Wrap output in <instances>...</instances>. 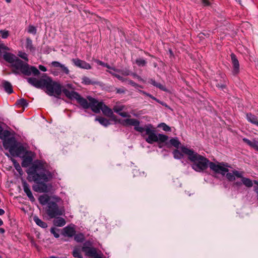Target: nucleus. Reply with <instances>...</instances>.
Listing matches in <instances>:
<instances>
[{
    "instance_id": "13d9d810",
    "label": "nucleus",
    "mask_w": 258,
    "mask_h": 258,
    "mask_svg": "<svg viewBox=\"0 0 258 258\" xmlns=\"http://www.w3.org/2000/svg\"><path fill=\"white\" fill-rule=\"evenodd\" d=\"M117 93H125V91L123 89H117Z\"/></svg>"
},
{
    "instance_id": "dca6fc26",
    "label": "nucleus",
    "mask_w": 258,
    "mask_h": 258,
    "mask_svg": "<svg viewBox=\"0 0 258 258\" xmlns=\"http://www.w3.org/2000/svg\"><path fill=\"white\" fill-rule=\"evenodd\" d=\"M82 251L85 252L86 255L88 256L92 257L94 258L97 255L96 249L95 248L90 247H82Z\"/></svg>"
},
{
    "instance_id": "72a5a7b5",
    "label": "nucleus",
    "mask_w": 258,
    "mask_h": 258,
    "mask_svg": "<svg viewBox=\"0 0 258 258\" xmlns=\"http://www.w3.org/2000/svg\"><path fill=\"white\" fill-rule=\"evenodd\" d=\"M170 143L174 147L178 148L180 145V142L177 138H172L170 140Z\"/></svg>"
},
{
    "instance_id": "5fc2aeb1",
    "label": "nucleus",
    "mask_w": 258,
    "mask_h": 258,
    "mask_svg": "<svg viewBox=\"0 0 258 258\" xmlns=\"http://www.w3.org/2000/svg\"><path fill=\"white\" fill-rule=\"evenodd\" d=\"M132 75L134 78L138 79L139 81H143V79L140 76L137 75L136 74L133 73V74H132Z\"/></svg>"
},
{
    "instance_id": "4468645a",
    "label": "nucleus",
    "mask_w": 258,
    "mask_h": 258,
    "mask_svg": "<svg viewBox=\"0 0 258 258\" xmlns=\"http://www.w3.org/2000/svg\"><path fill=\"white\" fill-rule=\"evenodd\" d=\"M51 65L55 68H59L60 71L64 73L65 74L68 75L70 73V71L67 67L65 65L61 64L58 61H54L51 63Z\"/></svg>"
},
{
    "instance_id": "e2e57ef3",
    "label": "nucleus",
    "mask_w": 258,
    "mask_h": 258,
    "mask_svg": "<svg viewBox=\"0 0 258 258\" xmlns=\"http://www.w3.org/2000/svg\"><path fill=\"white\" fill-rule=\"evenodd\" d=\"M0 232L1 233H4L5 232V230L3 228H0Z\"/></svg>"
},
{
    "instance_id": "f3484780",
    "label": "nucleus",
    "mask_w": 258,
    "mask_h": 258,
    "mask_svg": "<svg viewBox=\"0 0 258 258\" xmlns=\"http://www.w3.org/2000/svg\"><path fill=\"white\" fill-rule=\"evenodd\" d=\"M23 187L24 192L26 194L29 200L32 202H34L35 199L32 195L29 185L26 182H23Z\"/></svg>"
},
{
    "instance_id": "37998d69",
    "label": "nucleus",
    "mask_w": 258,
    "mask_h": 258,
    "mask_svg": "<svg viewBox=\"0 0 258 258\" xmlns=\"http://www.w3.org/2000/svg\"><path fill=\"white\" fill-rule=\"evenodd\" d=\"M0 34L4 39L7 38L9 35V31L7 30H0Z\"/></svg>"
},
{
    "instance_id": "f03ea898",
    "label": "nucleus",
    "mask_w": 258,
    "mask_h": 258,
    "mask_svg": "<svg viewBox=\"0 0 258 258\" xmlns=\"http://www.w3.org/2000/svg\"><path fill=\"white\" fill-rule=\"evenodd\" d=\"M27 80L28 82L33 86L37 88L43 89L48 95L54 96L55 97H58L62 92L64 93L63 89H67L69 91H74L73 90L74 88L72 84H67L66 86L71 90L67 88L62 89L59 82L53 81L50 77L46 75L40 79L32 77L28 78Z\"/></svg>"
},
{
    "instance_id": "052dcab7",
    "label": "nucleus",
    "mask_w": 258,
    "mask_h": 258,
    "mask_svg": "<svg viewBox=\"0 0 258 258\" xmlns=\"http://www.w3.org/2000/svg\"><path fill=\"white\" fill-rule=\"evenodd\" d=\"M242 183L241 182L236 181L234 183V184L237 186H240Z\"/></svg>"
},
{
    "instance_id": "338daca9",
    "label": "nucleus",
    "mask_w": 258,
    "mask_h": 258,
    "mask_svg": "<svg viewBox=\"0 0 258 258\" xmlns=\"http://www.w3.org/2000/svg\"><path fill=\"white\" fill-rule=\"evenodd\" d=\"M2 131H3V128L1 126V125H0V133L2 132Z\"/></svg>"
},
{
    "instance_id": "58836bf2",
    "label": "nucleus",
    "mask_w": 258,
    "mask_h": 258,
    "mask_svg": "<svg viewBox=\"0 0 258 258\" xmlns=\"http://www.w3.org/2000/svg\"><path fill=\"white\" fill-rule=\"evenodd\" d=\"M136 62L139 66H144L146 64V60L142 58L137 59L136 60Z\"/></svg>"
},
{
    "instance_id": "cd10ccee",
    "label": "nucleus",
    "mask_w": 258,
    "mask_h": 258,
    "mask_svg": "<svg viewBox=\"0 0 258 258\" xmlns=\"http://www.w3.org/2000/svg\"><path fill=\"white\" fill-rule=\"evenodd\" d=\"M10 136V132L7 130L2 131L0 133V138L4 141Z\"/></svg>"
},
{
    "instance_id": "6e6552de",
    "label": "nucleus",
    "mask_w": 258,
    "mask_h": 258,
    "mask_svg": "<svg viewBox=\"0 0 258 258\" xmlns=\"http://www.w3.org/2000/svg\"><path fill=\"white\" fill-rule=\"evenodd\" d=\"M228 166L227 164L221 163H214L211 162L209 163V167L211 170L216 173L221 174L222 175L226 174L228 172Z\"/></svg>"
},
{
    "instance_id": "1a4fd4ad",
    "label": "nucleus",
    "mask_w": 258,
    "mask_h": 258,
    "mask_svg": "<svg viewBox=\"0 0 258 258\" xmlns=\"http://www.w3.org/2000/svg\"><path fill=\"white\" fill-rule=\"evenodd\" d=\"M9 152L13 156H20L23 154L24 148L23 146L17 143L15 146L10 148Z\"/></svg>"
},
{
    "instance_id": "423d86ee",
    "label": "nucleus",
    "mask_w": 258,
    "mask_h": 258,
    "mask_svg": "<svg viewBox=\"0 0 258 258\" xmlns=\"http://www.w3.org/2000/svg\"><path fill=\"white\" fill-rule=\"evenodd\" d=\"M180 148L182 153L187 155L188 159L193 162L192 168L195 171L202 172L209 166V163L211 162L205 157L199 155L193 150L186 147L181 146Z\"/></svg>"
},
{
    "instance_id": "0e129e2a",
    "label": "nucleus",
    "mask_w": 258,
    "mask_h": 258,
    "mask_svg": "<svg viewBox=\"0 0 258 258\" xmlns=\"http://www.w3.org/2000/svg\"><path fill=\"white\" fill-rule=\"evenodd\" d=\"M217 86H218V87H220V88H224V87H225V86H223V85H221V86H220L219 85H218Z\"/></svg>"
},
{
    "instance_id": "ea45409f",
    "label": "nucleus",
    "mask_w": 258,
    "mask_h": 258,
    "mask_svg": "<svg viewBox=\"0 0 258 258\" xmlns=\"http://www.w3.org/2000/svg\"><path fill=\"white\" fill-rule=\"evenodd\" d=\"M36 28L33 26L30 25L28 28V32L29 33L35 35L36 33Z\"/></svg>"
},
{
    "instance_id": "c756f323",
    "label": "nucleus",
    "mask_w": 258,
    "mask_h": 258,
    "mask_svg": "<svg viewBox=\"0 0 258 258\" xmlns=\"http://www.w3.org/2000/svg\"><path fill=\"white\" fill-rule=\"evenodd\" d=\"M32 161V159L31 157H27L25 158L22 163V166L23 167H27L29 166Z\"/></svg>"
},
{
    "instance_id": "b1692460",
    "label": "nucleus",
    "mask_w": 258,
    "mask_h": 258,
    "mask_svg": "<svg viewBox=\"0 0 258 258\" xmlns=\"http://www.w3.org/2000/svg\"><path fill=\"white\" fill-rule=\"evenodd\" d=\"M236 172H240L239 171H237V170H233L232 171V172H230V173H226V178H227V179L230 181H234L235 180V177H236Z\"/></svg>"
},
{
    "instance_id": "603ef678",
    "label": "nucleus",
    "mask_w": 258,
    "mask_h": 258,
    "mask_svg": "<svg viewBox=\"0 0 258 258\" xmlns=\"http://www.w3.org/2000/svg\"><path fill=\"white\" fill-rule=\"evenodd\" d=\"M254 183L256 184L254 187V191L258 194V181L256 180H254Z\"/></svg>"
},
{
    "instance_id": "6ab92c4d",
    "label": "nucleus",
    "mask_w": 258,
    "mask_h": 258,
    "mask_svg": "<svg viewBox=\"0 0 258 258\" xmlns=\"http://www.w3.org/2000/svg\"><path fill=\"white\" fill-rule=\"evenodd\" d=\"M38 200L39 203L42 205H45L46 204L48 205V203L49 202V201H52V196L49 197L48 195H43L39 197Z\"/></svg>"
},
{
    "instance_id": "20e7f679",
    "label": "nucleus",
    "mask_w": 258,
    "mask_h": 258,
    "mask_svg": "<svg viewBox=\"0 0 258 258\" xmlns=\"http://www.w3.org/2000/svg\"><path fill=\"white\" fill-rule=\"evenodd\" d=\"M3 57L6 61L12 64L14 68L13 72L15 74H19L20 72L26 76H30L32 74L34 76H38L40 74V72L36 67L30 66L27 63L24 62L11 53H5Z\"/></svg>"
},
{
    "instance_id": "49530a36",
    "label": "nucleus",
    "mask_w": 258,
    "mask_h": 258,
    "mask_svg": "<svg viewBox=\"0 0 258 258\" xmlns=\"http://www.w3.org/2000/svg\"><path fill=\"white\" fill-rule=\"evenodd\" d=\"M18 55L21 57L22 58L26 60V61L28 60V57H27V54L26 53L24 52H19L18 54Z\"/></svg>"
},
{
    "instance_id": "f704fd0d",
    "label": "nucleus",
    "mask_w": 258,
    "mask_h": 258,
    "mask_svg": "<svg viewBox=\"0 0 258 258\" xmlns=\"http://www.w3.org/2000/svg\"><path fill=\"white\" fill-rule=\"evenodd\" d=\"M158 126L159 127H161L162 128V130L163 131H166V132H170V131H171L170 127L168 125H167L165 123H160L158 125Z\"/></svg>"
},
{
    "instance_id": "412c9836",
    "label": "nucleus",
    "mask_w": 258,
    "mask_h": 258,
    "mask_svg": "<svg viewBox=\"0 0 258 258\" xmlns=\"http://www.w3.org/2000/svg\"><path fill=\"white\" fill-rule=\"evenodd\" d=\"M246 119L250 123L256 125L258 127V117L249 113L246 114Z\"/></svg>"
},
{
    "instance_id": "7c9ffc66",
    "label": "nucleus",
    "mask_w": 258,
    "mask_h": 258,
    "mask_svg": "<svg viewBox=\"0 0 258 258\" xmlns=\"http://www.w3.org/2000/svg\"><path fill=\"white\" fill-rule=\"evenodd\" d=\"M54 224L57 226L61 227L66 224V221L64 219L60 218L54 221Z\"/></svg>"
},
{
    "instance_id": "473e14b6",
    "label": "nucleus",
    "mask_w": 258,
    "mask_h": 258,
    "mask_svg": "<svg viewBox=\"0 0 258 258\" xmlns=\"http://www.w3.org/2000/svg\"><path fill=\"white\" fill-rule=\"evenodd\" d=\"M26 47L30 51L34 50V47L33 46L32 41L29 38L26 39Z\"/></svg>"
},
{
    "instance_id": "393cba45",
    "label": "nucleus",
    "mask_w": 258,
    "mask_h": 258,
    "mask_svg": "<svg viewBox=\"0 0 258 258\" xmlns=\"http://www.w3.org/2000/svg\"><path fill=\"white\" fill-rule=\"evenodd\" d=\"M3 84L6 92L9 94H11L13 92L12 85L9 82L6 81Z\"/></svg>"
},
{
    "instance_id": "79ce46f5",
    "label": "nucleus",
    "mask_w": 258,
    "mask_h": 258,
    "mask_svg": "<svg viewBox=\"0 0 258 258\" xmlns=\"http://www.w3.org/2000/svg\"><path fill=\"white\" fill-rule=\"evenodd\" d=\"M82 83L86 85H89L92 84L91 80L87 77H83L82 79Z\"/></svg>"
},
{
    "instance_id": "5701e85b",
    "label": "nucleus",
    "mask_w": 258,
    "mask_h": 258,
    "mask_svg": "<svg viewBox=\"0 0 258 258\" xmlns=\"http://www.w3.org/2000/svg\"><path fill=\"white\" fill-rule=\"evenodd\" d=\"M33 220L36 224L39 226L45 228L47 227V225L46 223L42 221L41 219H40L37 216H35L33 217Z\"/></svg>"
},
{
    "instance_id": "a19ab883",
    "label": "nucleus",
    "mask_w": 258,
    "mask_h": 258,
    "mask_svg": "<svg viewBox=\"0 0 258 258\" xmlns=\"http://www.w3.org/2000/svg\"><path fill=\"white\" fill-rule=\"evenodd\" d=\"M12 161L13 162L15 169L19 172L20 174H21V172L22 171L19 164L18 162H17L15 160H13Z\"/></svg>"
},
{
    "instance_id": "7ed1b4c3",
    "label": "nucleus",
    "mask_w": 258,
    "mask_h": 258,
    "mask_svg": "<svg viewBox=\"0 0 258 258\" xmlns=\"http://www.w3.org/2000/svg\"><path fill=\"white\" fill-rule=\"evenodd\" d=\"M122 124L125 126H134L135 130L142 134L146 141L149 144L155 142L164 143L168 139V137L161 134H156L155 128L151 124H148L144 127L140 126V121L135 118H127L122 121Z\"/></svg>"
},
{
    "instance_id": "a18cd8bd",
    "label": "nucleus",
    "mask_w": 258,
    "mask_h": 258,
    "mask_svg": "<svg viewBox=\"0 0 258 258\" xmlns=\"http://www.w3.org/2000/svg\"><path fill=\"white\" fill-rule=\"evenodd\" d=\"M251 147L258 151V141L253 140L252 141V145Z\"/></svg>"
},
{
    "instance_id": "e433bc0d",
    "label": "nucleus",
    "mask_w": 258,
    "mask_h": 258,
    "mask_svg": "<svg viewBox=\"0 0 258 258\" xmlns=\"http://www.w3.org/2000/svg\"><path fill=\"white\" fill-rule=\"evenodd\" d=\"M116 72L119 74H121L123 76H128L130 75V72L128 70H122L119 69H116Z\"/></svg>"
},
{
    "instance_id": "774afa93",
    "label": "nucleus",
    "mask_w": 258,
    "mask_h": 258,
    "mask_svg": "<svg viewBox=\"0 0 258 258\" xmlns=\"http://www.w3.org/2000/svg\"><path fill=\"white\" fill-rule=\"evenodd\" d=\"M6 1L8 3H10L11 2V0H6Z\"/></svg>"
},
{
    "instance_id": "c85d7f7f",
    "label": "nucleus",
    "mask_w": 258,
    "mask_h": 258,
    "mask_svg": "<svg viewBox=\"0 0 258 258\" xmlns=\"http://www.w3.org/2000/svg\"><path fill=\"white\" fill-rule=\"evenodd\" d=\"M107 72H108L109 74H110L113 76L116 77L119 80L121 81V82H124L125 81H127V79L123 78L122 77H121L119 73L117 74L115 72H113L111 71H107Z\"/></svg>"
},
{
    "instance_id": "c9c22d12",
    "label": "nucleus",
    "mask_w": 258,
    "mask_h": 258,
    "mask_svg": "<svg viewBox=\"0 0 258 258\" xmlns=\"http://www.w3.org/2000/svg\"><path fill=\"white\" fill-rule=\"evenodd\" d=\"M17 104L23 107H26L28 105V103L26 100L24 98H21L17 101Z\"/></svg>"
},
{
    "instance_id": "680f3d73",
    "label": "nucleus",
    "mask_w": 258,
    "mask_h": 258,
    "mask_svg": "<svg viewBox=\"0 0 258 258\" xmlns=\"http://www.w3.org/2000/svg\"><path fill=\"white\" fill-rule=\"evenodd\" d=\"M5 213L4 210L0 209V215H3Z\"/></svg>"
},
{
    "instance_id": "4be33fe9",
    "label": "nucleus",
    "mask_w": 258,
    "mask_h": 258,
    "mask_svg": "<svg viewBox=\"0 0 258 258\" xmlns=\"http://www.w3.org/2000/svg\"><path fill=\"white\" fill-rule=\"evenodd\" d=\"M81 250H82V249L80 246H76L74 247L72 253L73 256L77 258H83L81 254Z\"/></svg>"
},
{
    "instance_id": "8fccbe9b",
    "label": "nucleus",
    "mask_w": 258,
    "mask_h": 258,
    "mask_svg": "<svg viewBox=\"0 0 258 258\" xmlns=\"http://www.w3.org/2000/svg\"><path fill=\"white\" fill-rule=\"evenodd\" d=\"M104 67H105L107 69H108L109 70V71H113V72H116V69H115L114 68H112V67H110L109 65H108L107 63H105Z\"/></svg>"
},
{
    "instance_id": "4c0bfd02",
    "label": "nucleus",
    "mask_w": 258,
    "mask_h": 258,
    "mask_svg": "<svg viewBox=\"0 0 258 258\" xmlns=\"http://www.w3.org/2000/svg\"><path fill=\"white\" fill-rule=\"evenodd\" d=\"M84 239V236L82 234H78L75 236V240L77 242H82Z\"/></svg>"
},
{
    "instance_id": "69168bd1",
    "label": "nucleus",
    "mask_w": 258,
    "mask_h": 258,
    "mask_svg": "<svg viewBox=\"0 0 258 258\" xmlns=\"http://www.w3.org/2000/svg\"><path fill=\"white\" fill-rule=\"evenodd\" d=\"M3 224V221L0 219V226L2 225Z\"/></svg>"
},
{
    "instance_id": "9b49d317",
    "label": "nucleus",
    "mask_w": 258,
    "mask_h": 258,
    "mask_svg": "<svg viewBox=\"0 0 258 258\" xmlns=\"http://www.w3.org/2000/svg\"><path fill=\"white\" fill-rule=\"evenodd\" d=\"M72 61L74 64L78 68L86 70H90L91 69V67L89 63L79 58H73Z\"/></svg>"
},
{
    "instance_id": "864d4df0",
    "label": "nucleus",
    "mask_w": 258,
    "mask_h": 258,
    "mask_svg": "<svg viewBox=\"0 0 258 258\" xmlns=\"http://www.w3.org/2000/svg\"><path fill=\"white\" fill-rule=\"evenodd\" d=\"M202 3L205 6H209L211 4L210 0H202Z\"/></svg>"
},
{
    "instance_id": "3c124183",
    "label": "nucleus",
    "mask_w": 258,
    "mask_h": 258,
    "mask_svg": "<svg viewBox=\"0 0 258 258\" xmlns=\"http://www.w3.org/2000/svg\"><path fill=\"white\" fill-rule=\"evenodd\" d=\"M50 231L54 235L55 237L58 238L59 236V235L55 231L54 228H51Z\"/></svg>"
},
{
    "instance_id": "c03bdc74",
    "label": "nucleus",
    "mask_w": 258,
    "mask_h": 258,
    "mask_svg": "<svg viewBox=\"0 0 258 258\" xmlns=\"http://www.w3.org/2000/svg\"><path fill=\"white\" fill-rule=\"evenodd\" d=\"M149 97L151 98H152V99H153V100H155L156 101H157V102L159 103L160 104H161L163 106H164L166 107L169 108V107L166 103H165L163 102L160 101V100H159L158 99H157V98H156L155 97H154L152 95H149Z\"/></svg>"
},
{
    "instance_id": "bf43d9fd",
    "label": "nucleus",
    "mask_w": 258,
    "mask_h": 258,
    "mask_svg": "<svg viewBox=\"0 0 258 258\" xmlns=\"http://www.w3.org/2000/svg\"><path fill=\"white\" fill-rule=\"evenodd\" d=\"M139 91H140V93H142L143 94L146 95H147V96H148L149 97V95H151L150 94L145 92V91H142V90H140Z\"/></svg>"
},
{
    "instance_id": "09e8293b",
    "label": "nucleus",
    "mask_w": 258,
    "mask_h": 258,
    "mask_svg": "<svg viewBox=\"0 0 258 258\" xmlns=\"http://www.w3.org/2000/svg\"><path fill=\"white\" fill-rule=\"evenodd\" d=\"M243 141L244 143H245L246 144H247L248 145H249V146L251 147V145H252V141L249 140L248 139H246V138H243Z\"/></svg>"
},
{
    "instance_id": "f257e3e1",
    "label": "nucleus",
    "mask_w": 258,
    "mask_h": 258,
    "mask_svg": "<svg viewBox=\"0 0 258 258\" xmlns=\"http://www.w3.org/2000/svg\"><path fill=\"white\" fill-rule=\"evenodd\" d=\"M27 173L28 177L36 183L33 185V189L34 191L38 192H47L50 190L51 186L46 182L51 179L52 175L42 164L35 163L28 169Z\"/></svg>"
},
{
    "instance_id": "2eb2a0df",
    "label": "nucleus",
    "mask_w": 258,
    "mask_h": 258,
    "mask_svg": "<svg viewBox=\"0 0 258 258\" xmlns=\"http://www.w3.org/2000/svg\"><path fill=\"white\" fill-rule=\"evenodd\" d=\"M17 144V143L16 142L15 139L13 137L8 138L3 142L4 147L6 149H9V151L10 148L15 146Z\"/></svg>"
},
{
    "instance_id": "f8f14e48",
    "label": "nucleus",
    "mask_w": 258,
    "mask_h": 258,
    "mask_svg": "<svg viewBox=\"0 0 258 258\" xmlns=\"http://www.w3.org/2000/svg\"><path fill=\"white\" fill-rule=\"evenodd\" d=\"M236 177L241 179L242 183L247 187H251L253 185L252 181L249 178L243 176V173L236 172Z\"/></svg>"
},
{
    "instance_id": "2f4dec72",
    "label": "nucleus",
    "mask_w": 258,
    "mask_h": 258,
    "mask_svg": "<svg viewBox=\"0 0 258 258\" xmlns=\"http://www.w3.org/2000/svg\"><path fill=\"white\" fill-rule=\"evenodd\" d=\"M173 157L176 159H181L183 158V155L178 150L175 149L173 151Z\"/></svg>"
},
{
    "instance_id": "6e6d98bb",
    "label": "nucleus",
    "mask_w": 258,
    "mask_h": 258,
    "mask_svg": "<svg viewBox=\"0 0 258 258\" xmlns=\"http://www.w3.org/2000/svg\"><path fill=\"white\" fill-rule=\"evenodd\" d=\"M39 69L43 72H46L47 71L46 67L42 65L39 66Z\"/></svg>"
},
{
    "instance_id": "bb28decb",
    "label": "nucleus",
    "mask_w": 258,
    "mask_h": 258,
    "mask_svg": "<svg viewBox=\"0 0 258 258\" xmlns=\"http://www.w3.org/2000/svg\"><path fill=\"white\" fill-rule=\"evenodd\" d=\"M95 120L99 121L100 124L105 126L109 124V120L102 117H97L95 119Z\"/></svg>"
},
{
    "instance_id": "de8ad7c7",
    "label": "nucleus",
    "mask_w": 258,
    "mask_h": 258,
    "mask_svg": "<svg viewBox=\"0 0 258 258\" xmlns=\"http://www.w3.org/2000/svg\"><path fill=\"white\" fill-rule=\"evenodd\" d=\"M128 84H131L132 86H133L134 87H140L142 88L141 86H139V85H138L137 84H136V83H135L134 81H133L132 80H128Z\"/></svg>"
},
{
    "instance_id": "4d7b16f0",
    "label": "nucleus",
    "mask_w": 258,
    "mask_h": 258,
    "mask_svg": "<svg viewBox=\"0 0 258 258\" xmlns=\"http://www.w3.org/2000/svg\"><path fill=\"white\" fill-rule=\"evenodd\" d=\"M96 62V63L99 64V65H100V66H105V63L99 60H96L95 61Z\"/></svg>"
},
{
    "instance_id": "9d476101",
    "label": "nucleus",
    "mask_w": 258,
    "mask_h": 258,
    "mask_svg": "<svg viewBox=\"0 0 258 258\" xmlns=\"http://www.w3.org/2000/svg\"><path fill=\"white\" fill-rule=\"evenodd\" d=\"M114 111L118 113L119 115L123 117H130V114L125 111H122L126 109L125 106L120 104H116L113 108Z\"/></svg>"
},
{
    "instance_id": "a878e982",
    "label": "nucleus",
    "mask_w": 258,
    "mask_h": 258,
    "mask_svg": "<svg viewBox=\"0 0 258 258\" xmlns=\"http://www.w3.org/2000/svg\"><path fill=\"white\" fill-rule=\"evenodd\" d=\"M149 82L150 84L159 88L160 90L164 91H167V89H166L164 86L161 84L160 83L156 82L154 80L151 79L150 80Z\"/></svg>"
},
{
    "instance_id": "ddd939ff",
    "label": "nucleus",
    "mask_w": 258,
    "mask_h": 258,
    "mask_svg": "<svg viewBox=\"0 0 258 258\" xmlns=\"http://www.w3.org/2000/svg\"><path fill=\"white\" fill-rule=\"evenodd\" d=\"M231 58L233 68V73L234 75H236L239 73V63L235 55L233 53L231 54Z\"/></svg>"
},
{
    "instance_id": "aec40b11",
    "label": "nucleus",
    "mask_w": 258,
    "mask_h": 258,
    "mask_svg": "<svg viewBox=\"0 0 258 258\" xmlns=\"http://www.w3.org/2000/svg\"><path fill=\"white\" fill-rule=\"evenodd\" d=\"M101 110H102L103 113L106 116H107L108 117H112L113 115V113L112 110L108 108L103 103L101 107Z\"/></svg>"
},
{
    "instance_id": "a211bd4d",
    "label": "nucleus",
    "mask_w": 258,
    "mask_h": 258,
    "mask_svg": "<svg viewBox=\"0 0 258 258\" xmlns=\"http://www.w3.org/2000/svg\"><path fill=\"white\" fill-rule=\"evenodd\" d=\"M75 233V230L74 227L67 226L63 228V233L64 236L72 237Z\"/></svg>"
},
{
    "instance_id": "0eeeda50",
    "label": "nucleus",
    "mask_w": 258,
    "mask_h": 258,
    "mask_svg": "<svg viewBox=\"0 0 258 258\" xmlns=\"http://www.w3.org/2000/svg\"><path fill=\"white\" fill-rule=\"evenodd\" d=\"M52 201H49L46 207V212L50 218H53L63 214L64 210L63 208H59L57 205L60 201L59 198L52 196Z\"/></svg>"
},
{
    "instance_id": "39448f33",
    "label": "nucleus",
    "mask_w": 258,
    "mask_h": 258,
    "mask_svg": "<svg viewBox=\"0 0 258 258\" xmlns=\"http://www.w3.org/2000/svg\"><path fill=\"white\" fill-rule=\"evenodd\" d=\"M63 92L65 95L69 99H76L78 102L85 109L90 108L95 113H99L103 102L99 101L95 98L88 96L87 99L82 97L77 92L69 91L67 89H63Z\"/></svg>"
}]
</instances>
